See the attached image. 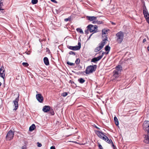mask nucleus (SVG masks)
<instances>
[{
	"label": "nucleus",
	"mask_w": 149,
	"mask_h": 149,
	"mask_svg": "<svg viewBox=\"0 0 149 149\" xmlns=\"http://www.w3.org/2000/svg\"><path fill=\"white\" fill-rule=\"evenodd\" d=\"M44 61L45 64L47 65H49V60L48 58L47 57H45L44 58Z\"/></svg>",
	"instance_id": "f3484780"
},
{
	"label": "nucleus",
	"mask_w": 149,
	"mask_h": 149,
	"mask_svg": "<svg viewBox=\"0 0 149 149\" xmlns=\"http://www.w3.org/2000/svg\"><path fill=\"white\" fill-rule=\"evenodd\" d=\"M105 53V52H103L102 53V55H100V56H101V59L102 58V57L103 56L104 54Z\"/></svg>",
	"instance_id": "4c0bfd02"
},
{
	"label": "nucleus",
	"mask_w": 149,
	"mask_h": 149,
	"mask_svg": "<svg viewBox=\"0 0 149 149\" xmlns=\"http://www.w3.org/2000/svg\"><path fill=\"white\" fill-rule=\"evenodd\" d=\"M51 1L53 2H54L55 3H57V2L56 1V0H51Z\"/></svg>",
	"instance_id": "ea45409f"
},
{
	"label": "nucleus",
	"mask_w": 149,
	"mask_h": 149,
	"mask_svg": "<svg viewBox=\"0 0 149 149\" xmlns=\"http://www.w3.org/2000/svg\"><path fill=\"white\" fill-rule=\"evenodd\" d=\"M98 147L100 149H103L102 146L100 144H99L98 145Z\"/></svg>",
	"instance_id": "e433bc0d"
},
{
	"label": "nucleus",
	"mask_w": 149,
	"mask_h": 149,
	"mask_svg": "<svg viewBox=\"0 0 149 149\" xmlns=\"http://www.w3.org/2000/svg\"><path fill=\"white\" fill-rule=\"evenodd\" d=\"M19 94H18V96L17 97L15 100L13 101V103L14 104V105L15 106V108L13 110H16L18 108V102L19 100Z\"/></svg>",
	"instance_id": "1a4fd4ad"
},
{
	"label": "nucleus",
	"mask_w": 149,
	"mask_h": 149,
	"mask_svg": "<svg viewBox=\"0 0 149 149\" xmlns=\"http://www.w3.org/2000/svg\"><path fill=\"white\" fill-rule=\"evenodd\" d=\"M80 60L79 59V58H77L76 60L75 63L77 64V65L79 63H80Z\"/></svg>",
	"instance_id": "c756f323"
},
{
	"label": "nucleus",
	"mask_w": 149,
	"mask_h": 149,
	"mask_svg": "<svg viewBox=\"0 0 149 149\" xmlns=\"http://www.w3.org/2000/svg\"><path fill=\"white\" fill-rule=\"evenodd\" d=\"M88 19L90 21H92L93 22L96 20L97 17L94 16H88Z\"/></svg>",
	"instance_id": "dca6fc26"
},
{
	"label": "nucleus",
	"mask_w": 149,
	"mask_h": 149,
	"mask_svg": "<svg viewBox=\"0 0 149 149\" xmlns=\"http://www.w3.org/2000/svg\"><path fill=\"white\" fill-rule=\"evenodd\" d=\"M110 47L109 45H107L105 47V50L106 52H107L106 53L107 54H108L110 50Z\"/></svg>",
	"instance_id": "a211bd4d"
},
{
	"label": "nucleus",
	"mask_w": 149,
	"mask_h": 149,
	"mask_svg": "<svg viewBox=\"0 0 149 149\" xmlns=\"http://www.w3.org/2000/svg\"><path fill=\"white\" fill-rule=\"evenodd\" d=\"M50 110V107L49 106H45L43 107L42 111L44 112H47Z\"/></svg>",
	"instance_id": "2eb2a0df"
},
{
	"label": "nucleus",
	"mask_w": 149,
	"mask_h": 149,
	"mask_svg": "<svg viewBox=\"0 0 149 149\" xmlns=\"http://www.w3.org/2000/svg\"><path fill=\"white\" fill-rule=\"evenodd\" d=\"M147 49L148 51L149 52V45L147 47Z\"/></svg>",
	"instance_id": "49530a36"
},
{
	"label": "nucleus",
	"mask_w": 149,
	"mask_h": 149,
	"mask_svg": "<svg viewBox=\"0 0 149 149\" xmlns=\"http://www.w3.org/2000/svg\"><path fill=\"white\" fill-rule=\"evenodd\" d=\"M50 149H55V148L54 146H52L50 147Z\"/></svg>",
	"instance_id": "a19ab883"
},
{
	"label": "nucleus",
	"mask_w": 149,
	"mask_h": 149,
	"mask_svg": "<svg viewBox=\"0 0 149 149\" xmlns=\"http://www.w3.org/2000/svg\"><path fill=\"white\" fill-rule=\"evenodd\" d=\"M78 81L80 83L83 84L85 81V80L82 78H80L78 79Z\"/></svg>",
	"instance_id": "5701e85b"
},
{
	"label": "nucleus",
	"mask_w": 149,
	"mask_h": 149,
	"mask_svg": "<svg viewBox=\"0 0 149 149\" xmlns=\"http://www.w3.org/2000/svg\"><path fill=\"white\" fill-rule=\"evenodd\" d=\"M51 113L52 115H54V112L53 111H52L51 112Z\"/></svg>",
	"instance_id": "c03bdc74"
},
{
	"label": "nucleus",
	"mask_w": 149,
	"mask_h": 149,
	"mask_svg": "<svg viewBox=\"0 0 149 149\" xmlns=\"http://www.w3.org/2000/svg\"><path fill=\"white\" fill-rule=\"evenodd\" d=\"M107 39L106 38L105 40H103L102 42L99 44V46L96 47L94 51L95 52H97L101 50L103 47L106 44V40Z\"/></svg>",
	"instance_id": "39448f33"
},
{
	"label": "nucleus",
	"mask_w": 149,
	"mask_h": 149,
	"mask_svg": "<svg viewBox=\"0 0 149 149\" xmlns=\"http://www.w3.org/2000/svg\"><path fill=\"white\" fill-rule=\"evenodd\" d=\"M97 68V65H90L88 66L86 70V74L91 73L95 71Z\"/></svg>",
	"instance_id": "7ed1b4c3"
},
{
	"label": "nucleus",
	"mask_w": 149,
	"mask_h": 149,
	"mask_svg": "<svg viewBox=\"0 0 149 149\" xmlns=\"http://www.w3.org/2000/svg\"><path fill=\"white\" fill-rule=\"evenodd\" d=\"M95 132L96 134L101 139H104L105 135L103 134L102 132L97 130H95Z\"/></svg>",
	"instance_id": "9b49d317"
},
{
	"label": "nucleus",
	"mask_w": 149,
	"mask_h": 149,
	"mask_svg": "<svg viewBox=\"0 0 149 149\" xmlns=\"http://www.w3.org/2000/svg\"><path fill=\"white\" fill-rule=\"evenodd\" d=\"M101 57L98 56L97 57H95L92 58L91 61V62H93L95 63H97V62L101 59Z\"/></svg>",
	"instance_id": "4468645a"
},
{
	"label": "nucleus",
	"mask_w": 149,
	"mask_h": 149,
	"mask_svg": "<svg viewBox=\"0 0 149 149\" xmlns=\"http://www.w3.org/2000/svg\"><path fill=\"white\" fill-rule=\"evenodd\" d=\"M36 98L37 100L40 103L42 102L44 98L41 94H38L36 95Z\"/></svg>",
	"instance_id": "9d476101"
},
{
	"label": "nucleus",
	"mask_w": 149,
	"mask_h": 149,
	"mask_svg": "<svg viewBox=\"0 0 149 149\" xmlns=\"http://www.w3.org/2000/svg\"><path fill=\"white\" fill-rule=\"evenodd\" d=\"M146 38H144V39H143V43L145 42H146Z\"/></svg>",
	"instance_id": "37998d69"
},
{
	"label": "nucleus",
	"mask_w": 149,
	"mask_h": 149,
	"mask_svg": "<svg viewBox=\"0 0 149 149\" xmlns=\"http://www.w3.org/2000/svg\"><path fill=\"white\" fill-rule=\"evenodd\" d=\"M78 45H76L75 46H68V47L69 49L73 50H79L81 47V44L79 42L78 43Z\"/></svg>",
	"instance_id": "6e6552de"
},
{
	"label": "nucleus",
	"mask_w": 149,
	"mask_h": 149,
	"mask_svg": "<svg viewBox=\"0 0 149 149\" xmlns=\"http://www.w3.org/2000/svg\"><path fill=\"white\" fill-rule=\"evenodd\" d=\"M5 70H4V68L3 66L1 67L0 68V74H5Z\"/></svg>",
	"instance_id": "6ab92c4d"
},
{
	"label": "nucleus",
	"mask_w": 149,
	"mask_h": 149,
	"mask_svg": "<svg viewBox=\"0 0 149 149\" xmlns=\"http://www.w3.org/2000/svg\"><path fill=\"white\" fill-rule=\"evenodd\" d=\"M1 82H0V86H1Z\"/></svg>",
	"instance_id": "09e8293b"
},
{
	"label": "nucleus",
	"mask_w": 149,
	"mask_h": 149,
	"mask_svg": "<svg viewBox=\"0 0 149 149\" xmlns=\"http://www.w3.org/2000/svg\"><path fill=\"white\" fill-rule=\"evenodd\" d=\"M115 75H113V76H115Z\"/></svg>",
	"instance_id": "864d4df0"
},
{
	"label": "nucleus",
	"mask_w": 149,
	"mask_h": 149,
	"mask_svg": "<svg viewBox=\"0 0 149 149\" xmlns=\"http://www.w3.org/2000/svg\"><path fill=\"white\" fill-rule=\"evenodd\" d=\"M101 52H102V51H101L100 52V53Z\"/></svg>",
	"instance_id": "5fc2aeb1"
},
{
	"label": "nucleus",
	"mask_w": 149,
	"mask_h": 149,
	"mask_svg": "<svg viewBox=\"0 0 149 149\" xmlns=\"http://www.w3.org/2000/svg\"><path fill=\"white\" fill-rule=\"evenodd\" d=\"M71 19V17L70 16L68 17V18H65L64 19V21L65 22H67L68 21H70Z\"/></svg>",
	"instance_id": "bb28decb"
},
{
	"label": "nucleus",
	"mask_w": 149,
	"mask_h": 149,
	"mask_svg": "<svg viewBox=\"0 0 149 149\" xmlns=\"http://www.w3.org/2000/svg\"><path fill=\"white\" fill-rule=\"evenodd\" d=\"M36 93H38V91H36Z\"/></svg>",
	"instance_id": "603ef678"
},
{
	"label": "nucleus",
	"mask_w": 149,
	"mask_h": 149,
	"mask_svg": "<svg viewBox=\"0 0 149 149\" xmlns=\"http://www.w3.org/2000/svg\"><path fill=\"white\" fill-rule=\"evenodd\" d=\"M114 121L116 125L117 126H118L119 125V123L117 118L116 116H115L114 117Z\"/></svg>",
	"instance_id": "412c9836"
},
{
	"label": "nucleus",
	"mask_w": 149,
	"mask_h": 149,
	"mask_svg": "<svg viewBox=\"0 0 149 149\" xmlns=\"http://www.w3.org/2000/svg\"><path fill=\"white\" fill-rule=\"evenodd\" d=\"M38 0H32L31 2L33 4H35L38 3Z\"/></svg>",
	"instance_id": "a878e982"
},
{
	"label": "nucleus",
	"mask_w": 149,
	"mask_h": 149,
	"mask_svg": "<svg viewBox=\"0 0 149 149\" xmlns=\"http://www.w3.org/2000/svg\"><path fill=\"white\" fill-rule=\"evenodd\" d=\"M14 134V132L11 130H10L8 132L6 136V139L7 140H10L12 139L13 137Z\"/></svg>",
	"instance_id": "0eeeda50"
},
{
	"label": "nucleus",
	"mask_w": 149,
	"mask_h": 149,
	"mask_svg": "<svg viewBox=\"0 0 149 149\" xmlns=\"http://www.w3.org/2000/svg\"><path fill=\"white\" fill-rule=\"evenodd\" d=\"M69 54H73L74 55H75L74 52L73 51H70L69 52Z\"/></svg>",
	"instance_id": "c9c22d12"
},
{
	"label": "nucleus",
	"mask_w": 149,
	"mask_h": 149,
	"mask_svg": "<svg viewBox=\"0 0 149 149\" xmlns=\"http://www.w3.org/2000/svg\"><path fill=\"white\" fill-rule=\"evenodd\" d=\"M94 127H95L96 128L98 129H100L98 127H97L96 125H95L94 126Z\"/></svg>",
	"instance_id": "a18cd8bd"
},
{
	"label": "nucleus",
	"mask_w": 149,
	"mask_h": 149,
	"mask_svg": "<svg viewBox=\"0 0 149 149\" xmlns=\"http://www.w3.org/2000/svg\"><path fill=\"white\" fill-rule=\"evenodd\" d=\"M36 128V126L35 124H33L29 128V131L30 132H31L35 128Z\"/></svg>",
	"instance_id": "aec40b11"
},
{
	"label": "nucleus",
	"mask_w": 149,
	"mask_h": 149,
	"mask_svg": "<svg viewBox=\"0 0 149 149\" xmlns=\"http://www.w3.org/2000/svg\"><path fill=\"white\" fill-rule=\"evenodd\" d=\"M21 149H27L26 146L24 145L22 147Z\"/></svg>",
	"instance_id": "f704fd0d"
},
{
	"label": "nucleus",
	"mask_w": 149,
	"mask_h": 149,
	"mask_svg": "<svg viewBox=\"0 0 149 149\" xmlns=\"http://www.w3.org/2000/svg\"><path fill=\"white\" fill-rule=\"evenodd\" d=\"M116 71L114 74H118L122 70V67L121 65H118L116 67Z\"/></svg>",
	"instance_id": "f8f14e48"
},
{
	"label": "nucleus",
	"mask_w": 149,
	"mask_h": 149,
	"mask_svg": "<svg viewBox=\"0 0 149 149\" xmlns=\"http://www.w3.org/2000/svg\"><path fill=\"white\" fill-rule=\"evenodd\" d=\"M103 140L109 143H111L112 146L113 147H115V146H114L112 140L111 139H109L108 137L106 136H105L104 137V139H103Z\"/></svg>",
	"instance_id": "ddd939ff"
},
{
	"label": "nucleus",
	"mask_w": 149,
	"mask_h": 149,
	"mask_svg": "<svg viewBox=\"0 0 149 149\" xmlns=\"http://www.w3.org/2000/svg\"><path fill=\"white\" fill-rule=\"evenodd\" d=\"M5 75H0V76L3 78V79H4V78L5 77Z\"/></svg>",
	"instance_id": "79ce46f5"
},
{
	"label": "nucleus",
	"mask_w": 149,
	"mask_h": 149,
	"mask_svg": "<svg viewBox=\"0 0 149 149\" xmlns=\"http://www.w3.org/2000/svg\"><path fill=\"white\" fill-rule=\"evenodd\" d=\"M3 6V3L2 2H1L0 1V10H3L4 9L1 8L2 6Z\"/></svg>",
	"instance_id": "7c9ffc66"
},
{
	"label": "nucleus",
	"mask_w": 149,
	"mask_h": 149,
	"mask_svg": "<svg viewBox=\"0 0 149 149\" xmlns=\"http://www.w3.org/2000/svg\"><path fill=\"white\" fill-rule=\"evenodd\" d=\"M112 24L113 25H115V23H114V22H112Z\"/></svg>",
	"instance_id": "de8ad7c7"
},
{
	"label": "nucleus",
	"mask_w": 149,
	"mask_h": 149,
	"mask_svg": "<svg viewBox=\"0 0 149 149\" xmlns=\"http://www.w3.org/2000/svg\"><path fill=\"white\" fill-rule=\"evenodd\" d=\"M143 129L147 132V135H145L143 141L146 143H149V121H145L143 125Z\"/></svg>",
	"instance_id": "f257e3e1"
},
{
	"label": "nucleus",
	"mask_w": 149,
	"mask_h": 149,
	"mask_svg": "<svg viewBox=\"0 0 149 149\" xmlns=\"http://www.w3.org/2000/svg\"><path fill=\"white\" fill-rule=\"evenodd\" d=\"M38 146V147H40L42 146V144L39 142L37 143Z\"/></svg>",
	"instance_id": "58836bf2"
},
{
	"label": "nucleus",
	"mask_w": 149,
	"mask_h": 149,
	"mask_svg": "<svg viewBox=\"0 0 149 149\" xmlns=\"http://www.w3.org/2000/svg\"><path fill=\"white\" fill-rule=\"evenodd\" d=\"M94 24L97 23L99 24H102L103 23L102 21H95L93 22Z\"/></svg>",
	"instance_id": "b1692460"
},
{
	"label": "nucleus",
	"mask_w": 149,
	"mask_h": 149,
	"mask_svg": "<svg viewBox=\"0 0 149 149\" xmlns=\"http://www.w3.org/2000/svg\"><path fill=\"white\" fill-rule=\"evenodd\" d=\"M22 65L25 67H28L29 65V64L27 63L23 62L22 63Z\"/></svg>",
	"instance_id": "cd10ccee"
},
{
	"label": "nucleus",
	"mask_w": 149,
	"mask_h": 149,
	"mask_svg": "<svg viewBox=\"0 0 149 149\" xmlns=\"http://www.w3.org/2000/svg\"><path fill=\"white\" fill-rule=\"evenodd\" d=\"M87 28L89 29V31L90 32H93V33L91 35L89 36V38L92 35L95 33L97 32V26L96 25L93 26L91 24H90L88 25L87 27Z\"/></svg>",
	"instance_id": "20e7f679"
},
{
	"label": "nucleus",
	"mask_w": 149,
	"mask_h": 149,
	"mask_svg": "<svg viewBox=\"0 0 149 149\" xmlns=\"http://www.w3.org/2000/svg\"><path fill=\"white\" fill-rule=\"evenodd\" d=\"M113 147V148L114 149H115V147Z\"/></svg>",
	"instance_id": "8fccbe9b"
},
{
	"label": "nucleus",
	"mask_w": 149,
	"mask_h": 149,
	"mask_svg": "<svg viewBox=\"0 0 149 149\" xmlns=\"http://www.w3.org/2000/svg\"><path fill=\"white\" fill-rule=\"evenodd\" d=\"M143 13L147 22L149 24V14L147 10L146 6L144 5L143 7Z\"/></svg>",
	"instance_id": "423d86ee"
},
{
	"label": "nucleus",
	"mask_w": 149,
	"mask_h": 149,
	"mask_svg": "<svg viewBox=\"0 0 149 149\" xmlns=\"http://www.w3.org/2000/svg\"><path fill=\"white\" fill-rule=\"evenodd\" d=\"M108 30L107 29H103L102 30V34L105 35V34H106V32Z\"/></svg>",
	"instance_id": "393cba45"
},
{
	"label": "nucleus",
	"mask_w": 149,
	"mask_h": 149,
	"mask_svg": "<svg viewBox=\"0 0 149 149\" xmlns=\"http://www.w3.org/2000/svg\"><path fill=\"white\" fill-rule=\"evenodd\" d=\"M67 63L68 65H70V66H73V65H74V63L70 62L68 61H67Z\"/></svg>",
	"instance_id": "c85d7f7f"
},
{
	"label": "nucleus",
	"mask_w": 149,
	"mask_h": 149,
	"mask_svg": "<svg viewBox=\"0 0 149 149\" xmlns=\"http://www.w3.org/2000/svg\"><path fill=\"white\" fill-rule=\"evenodd\" d=\"M147 39H148V40H149V38H148V37H147Z\"/></svg>",
	"instance_id": "3c124183"
},
{
	"label": "nucleus",
	"mask_w": 149,
	"mask_h": 149,
	"mask_svg": "<svg viewBox=\"0 0 149 149\" xmlns=\"http://www.w3.org/2000/svg\"><path fill=\"white\" fill-rule=\"evenodd\" d=\"M124 36V33L122 31H120L116 34V41L118 43L120 44L122 42Z\"/></svg>",
	"instance_id": "f03ea898"
},
{
	"label": "nucleus",
	"mask_w": 149,
	"mask_h": 149,
	"mask_svg": "<svg viewBox=\"0 0 149 149\" xmlns=\"http://www.w3.org/2000/svg\"><path fill=\"white\" fill-rule=\"evenodd\" d=\"M76 30L78 32L81 33L82 34H83L84 33L83 31L81 29L79 28H77L76 29Z\"/></svg>",
	"instance_id": "4be33fe9"
},
{
	"label": "nucleus",
	"mask_w": 149,
	"mask_h": 149,
	"mask_svg": "<svg viewBox=\"0 0 149 149\" xmlns=\"http://www.w3.org/2000/svg\"><path fill=\"white\" fill-rule=\"evenodd\" d=\"M67 95L68 93L67 92L63 93L62 94V95L64 97L66 96Z\"/></svg>",
	"instance_id": "2f4dec72"
},
{
	"label": "nucleus",
	"mask_w": 149,
	"mask_h": 149,
	"mask_svg": "<svg viewBox=\"0 0 149 149\" xmlns=\"http://www.w3.org/2000/svg\"><path fill=\"white\" fill-rule=\"evenodd\" d=\"M89 29L87 28V29L85 31V33L86 34H88L89 33Z\"/></svg>",
	"instance_id": "473e14b6"
},
{
	"label": "nucleus",
	"mask_w": 149,
	"mask_h": 149,
	"mask_svg": "<svg viewBox=\"0 0 149 149\" xmlns=\"http://www.w3.org/2000/svg\"><path fill=\"white\" fill-rule=\"evenodd\" d=\"M102 37L103 38L104 37H105V38H104V39L103 40H105V38H107V39H106V41L107 40V35H106V34H105V35H103V34H102Z\"/></svg>",
	"instance_id": "72a5a7b5"
}]
</instances>
